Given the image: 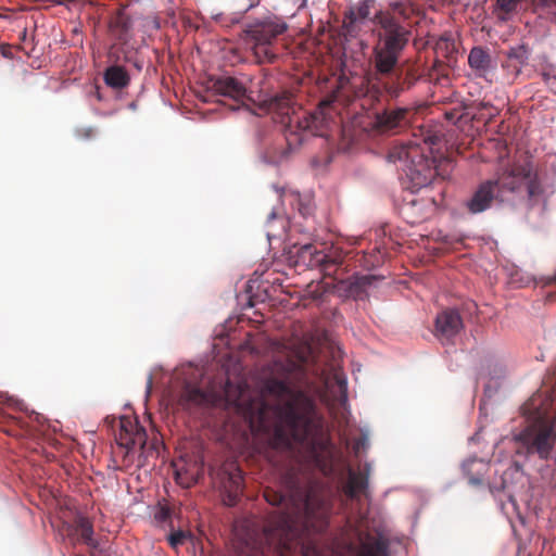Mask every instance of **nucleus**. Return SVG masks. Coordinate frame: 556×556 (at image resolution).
Wrapping results in <instances>:
<instances>
[{"mask_svg":"<svg viewBox=\"0 0 556 556\" xmlns=\"http://www.w3.org/2000/svg\"><path fill=\"white\" fill-rule=\"evenodd\" d=\"M277 217V214L275 212H271L269 215H268V223L273 219H275Z\"/></svg>","mask_w":556,"mask_h":556,"instance_id":"ea45409f","label":"nucleus"},{"mask_svg":"<svg viewBox=\"0 0 556 556\" xmlns=\"http://www.w3.org/2000/svg\"><path fill=\"white\" fill-rule=\"evenodd\" d=\"M519 2L520 0H496V16L502 21H506L516 11Z\"/></svg>","mask_w":556,"mask_h":556,"instance_id":"bb28decb","label":"nucleus"},{"mask_svg":"<svg viewBox=\"0 0 556 556\" xmlns=\"http://www.w3.org/2000/svg\"><path fill=\"white\" fill-rule=\"evenodd\" d=\"M498 200V194L491 179L478 185L471 197L465 202V207L470 214H480L489 210L493 202Z\"/></svg>","mask_w":556,"mask_h":556,"instance_id":"ddd939ff","label":"nucleus"},{"mask_svg":"<svg viewBox=\"0 0 556 556\" xmlns=\"http://www.w3.org/2000/svg\"><path fill=\"white\" fill-rule=\"evenodd\" d=\"M287 3H291L294 7L301 8L305 4L306 0H285Z\"/></svg>","mask_w":556,"mask_h":556,"instance_id":"f704fd0d","label":"nucleus"},{"mask_svg":"<svg viewBox=\"0 0 556 556\" xmlns=\"http://www.w3.org/2000/svg\"><path fill=\"white\" fill-rule=\"evenodd\" d=\"M109 29L111 36L122 45L127 43L131 39L132 20L126 13L125 8L118 9L112 16Z\"/></svg>","mask_w":556,"mask_h":556,"instance_id":"dca6fc26","label":"nucleus"},{"mask_svg":"<svg viewBox=\"0 0 556 556\" xmlns=\"http://www.w3.org/2000/svg\"><path fill=\"white\" fill-rule=\"evenodd\" d=\"M187 539V533L182 530L174 531L168 535V543L173 548H177L184 544Z\"/></svg>","mask_w":556,"mask_h":556,"instance_id":"c85d7f7f","label":"nucleus"},{"mask_svg":"<svg viewBox=\"0 0 556 556\" xmlns=\"http://www.w3.org/2000/svg\"><path fill=\"white\" fill-rule=\"evenodd\" d=\"M248 1H249L248 9H252V8H255L256 5H258L261 0H248Z\"/></svg>","mask_w":556,"mask_h":556,"instance_id":"c9c22d12","label":"nucleus"},{"mask_svg":"<svg viewBox=\"0 0 556 556\" xmlns=\"http://www.w3.org/2000/svg\"><path fill=\"white\" fill-rule=\"evenodd\" d=\"M211 476L222 492L224 503L235 506L243 492V476L238 464L227 460L217 470H211Z\"/></svg>","mask_w":556,"mask_h":556,"instance_id":"9d476101","label":"nucleus"},{"mask_svg":"<svg viewBox=\"0 0 556 556\" xmlns=\"http://www.w3.org/2000/svg\"><path fill=\"white\" fill-rule=\"evenodd\" d=\"M544 4L549 5L551 3L556 2V0H542Z\"/></svg>","mask_w":556,"mask_h":556,"instance_id":"a19ab883","label":"nucleus"},{"mask_svg":"<svg viewBox=\"0 0 556 556\" xmlns=\"http://www.w3.org/2000/svg\"><path fill=\"white\" fill-rule=\"evenodd\" d=\"M103 79L106 86L113 89H124L130 83L128 72L117 64H113L104 71Z\"/></svg>","mask_w":556,"mask_h":556,"instance_id":"5701e85b","label":"nucleus"},{"mask_svg":"<svg viewBox=\"0 0 556 556\" xmlns=\"http://www.w3.org/2000/svg\"><path fill=\"white\" fill-rule=\"evenodd\" d=\"M417 110L414 108H396L384 110L375 115L371 128L378 134L396 131L413 123Z\"/></svg>","mask_w":556,"mask_h":556,"instance_id":"9b49d317","label":"nucleus"},{"mask_svg":"<svg viewBox=\"0 0 556 556\" xmlns=\"http://www.w3.org/2000/svg\"><path fill=\"white\" fill-rule=\"evenodd\" d=\"M529 52L525 46H517L510 48L507 52V58L503 63V67L509 73L510 76L517 77L522 66L528 62Z\"/></svg>","mask_w":556,"mask_h":556,"instance_id":"412c9836","label":"nucleus"},{"mask_svg":"<svg viewBox=\"0 0 556 556\" xmlns=\"http://www.w3.org/2000/svg\"><path fill=\"white\" fill-rule=\"evenodd\" d=\"M182 401L189 404L202 405L208 401V395L202 389L186 384L182 391Z\"/></svg>","mask_w":556,"mask_h":556,"instance_id":"393cba45","label":"nucleus"},{"mask_svg":"<svg viewBox=\"0 0 556 556\" xmlns=\"http://www.w3.org/2000/svg\"><path fill=\"white\" fill-rule=\"evenodd\" d=\"M364 444H365L364 442L358 441V442L355 444V446H354L355 451H356V452H358V451H359V448L364 446Z\"/></svg>","mask_w":556,"mask_h":556,"instance_id":"58836bf2","label":"nucleus"},{"mask_svg":"<svg viewBox=\"0 0 556 556\" xmlns=\"http://www.w3.org/2000/svg\"><path fill=\"white\" fill-rule=\"evenodd\" d=\"M444 115H445V118H446L448 122H453V123H455V122L459 118V116H458V114H457V112H456V111L445 112V114H444Z\"/></svg>","mask_w":556,"mask_h":556,"instance_id":"2f4dec72","label":"nucleus"},{"mask_svg":"<svg viewBox=\"0 0 556 556\" xmlns=\"http://www.w3.org/2000/svg\"><path fill=\"white\" fill-rule=\"evenodd\" d=\"M514 441L518 455L527 458L538 456L541 460H548L556 445V431L551 422L538 418L517 433Z\"/></svg>","mask_w":556,"mask_h":556,"instance_id":"1a4fd4ad","label":"nucleus"},{"mask_svg":"<svg viewBox=\"0 0 556 556\" xmlns=\"http://www.w3.org/2000/svg\"><path fill=\"white\" fill-rule=\"evenodd\" d=\"M294 252L295 264L306 268H317L325 276L342 281L346 273L348 252L337 245H325L318 249L317 245L306 242L303 244L295 243Z\"/></svg>","mask_w":556,"mask_h":556,"instance_id":"0eeeda50","label":"nucleus"},{"mask_svg":"<svg viewBox=\"0 0 556 556\" xmlns=\"http://www.w3.org/2000/svg\"><path fill=\"white\" fill-rule=\"evenodd\" d=\"M377 279L374 275H356L353 276V281L351 282V289L364 290L366 287L370 286Z\"/></svg>","mask_w":556,"mask_h":556,"instance_id":"cd10ccee","label":"nucleus"},{"mask_svg":"<svg viewBox=\"0 0 556 556\" xmlns=\"http://www.w3.org/2000/svg\"><path fill=\"white\" fill-rule=\"evenodd\" d=\"M67 535L71 536L73 542H80L91 548L98 546L97 541L93 539L92 522L83 516H78L74 523L67 527Z\"/></svg>","mask_w":556,"mask_h":556,"instance_id":"f3484780","label":"nucleus"},{"mask_svg":"<svg viewBox=\"0 0 556 556\" xmlns=\"http://www.w3.org/2000/svg\"><path fill=\"white\" fill-rule=\"evenodd\" d=\"M7 432H8L9 434H14V435L16 434V433H14V432H13V430H8Z\"/></svg>","mask_w":556,"mask_h":556,"instance_id":"79ce46f5","label":"nucleus"},{"mask_svg":"<svg viewBox=\"0 0 556 556\" xmlns=\"http://www.w3.org/2000/svg\"><path fill=\"white\" fill-rule=\"evenodd\" d=\"M261 108L271 114L276 123L283 126L287 148L274 152L270 156L274 163L283 161L291 151L300 147L307 131L315 132L317 130L318 115L303 110L290 91H282L264 100Z\"/></svg>","mask_w":556,"mask_h":556,"instance_id":"20e7f679","label":"nucleus"},{"mask_svg":"<svg viewBox=\"0 0 556 556\" xmlns=\"http://www.w3.org/2000/svg\"><path fill=\"white\" fill-rule=\"evenodd\" d=\"M368 490V472H356L353 469H349L348 482L343 488L344 494L355 500L359 494L367 496Z\"/></svg>","mask_w":556,"mask_h":556,"instance_id":"aec40b11","label":"nucleus"},{"mask_svg":"<svg viewBox=\"0 0 556 556\" xmlns=\"http://www.w3.org/2000/svg\"><path fill=\"white\" fill-rule=\"evenodd\" d=\"M118 445L127 451L136 445L143 447L146 445L147 434L143 427L130 417H121L118 422V433L116 434Z\"/></svg>","mask_w":556,"mask_h":556,"instance_id":"f8f14e48","label":"nucleus"},{"mask_svg":"<svg viewBox=\"0 0 556 556\" xmlns=\"http://www.w3.org/2000/svg\"><path fill=\"white\" fill-rule=\"evenodd\" d=\"M134 65L136 66V68H137L138 71H141V68H142V63H141L140 61H138V60L134 61Z\"/></svg>","mask_w":556,"mask_h":556,"instance_id":"4c0bfd02","label":"nucleus"},{"mask_svg":"<svg viewBox=\"0 0 556 556\" xmlns=\"http://www.w3.org/2000/svg\"><path fill=\"white\" fill-rule=\"evenodd\" d=\"M362 258L364 261L363 266L367 268L375 267L380 263V260L376 255H370L369 258L364 255Z\"/></svg>","mask_w":556,"mask_h":556,"instance_id":"c756f323","label":"nucleus"},{"mask_svg":"<svg viewBox=\"0 0 556 556\" xmlns=\"http://www.w3.org/2000/svg\"><path fill=\"white\" fill-rule=\"evenodd\" d=\"M409 14L408 8L396 1L375 16L380 30L369 59L368 83L372 88L383 89L393 99L412 89L421 77L415 63L399 64L412 35L406 24Z\"/></svg>","mask_w":556,"mask_h":556,"instance_id":"7ed1b4c3","label":"nucleus"},{"mask_svg":"<svg viewBox=\"0 0 556 556\" xmlns=\"http://www.w3.org/2000/svg\"><path fill=\"white\" fill-rule=\"evenodd\" d=\"M543 80L551 85L553 81H556V72L555 71H547L542 73Z\"/></svg>","mask_w":556,"mask_h":556,"instance_id":"7c9ffc66","label":"nucleus"},{"mask_svg":"<svg viewBox=\"0 0 556 556\" xmlns=\"http://www.w3.org/2000/svg\"><path fill=\"white\" fill-rule=\"evenodd\" d=\"M286 486V494L269 488L264 491L267 503L283 509L270 514L262 533L247 534L242 556H320L307 538L327 529L331 500L317 483H302L294 476L287 477ZM355 556H388V546L377 539L362 541Z\"/></svg>","mask_w":556,"mask_h":556,"instance_id":"f257e3e1","label":"nucleus"},{"mask_svg":"<svg viewBox=\"0 0 556 556\" xmlns=\"http://www.w3.org/2000/svg\"><path fill=\"white\" fill-rule=\"evenodd\" d=\"M208 89L219 96L229 97L237 101L243 99L247 91L242 83L230 76L211 78Z\"/></svg>","mask_w":556,"mask_h":556,"instance_id":"2eb2a0df","label":"nucleus"},{"mask_svg":"<svg viewBox=\"0 0 556 556\" xmlns=\"http://www.w3.org/2000/svg\"><path fill=\"white\" fill-rule=\"evenodd\" d=\"M434 50L438 56L453 59L456 52V45L451 35H442L435 42Z\"/></svg>","mask_w":556,"mask_h":556,"instance_id":"b1692460","label":"nucleus"},{"mask_svg":"<svg viewBox=\"0 0 556 556\" xmlns=\"http://www.w3.org/2000/svg\"><path fill=\"white\" fill-rule=\"evenodd\" d=\"M337 381L341 389L346 387V381L344 379H341L339 376H337Z\"/></svg>","mask_w":556,"mask_h":556,"instance_id":"e433bc0d","label":"nucleus"},{"mask_svg":"<svg viewBox=\"0 0 556 556\" xmlns=\"http://www.w3.org/2000/svg\"><path fill=\"white\" fill-rule=\"evenodd\" d=\"M287 28L286 22L275 14H268L245 24L244 38L251 45L258 63H274L277 60L275 45Z\"/></svg>","mask_w":556,"mask_h":556,"instance_id":"423d86ee","label":"nucleus"},{"mask_svg":"<svg viewBox=\"0 0 556 556\" xmlns=\"http://www.w3.org/2000/svg\"><path fill=\"white\" fill-rule=\"evenodd\" d=\"M152 384H153V376H152V374H150L147 379V387H146L147 395H150V393L152 391Z\"/></svg>","mask_w":556,"mask_h":556,"instance_id":"72a5a7b5","label":"nucleus"},{"mask_svg":"<svg viewBox=\"0 0 556 556\" xmlns=\"http://www.w3.org/2000/svg\"><path fill=\"white\" fill-rule=\"evenodd\" d=\"M438 141L437 136L428 135L421 141L416 139L390 149L388 161L405 174L413 191L427 187L440 175L435 157L429 156Z\"/></svg>","mask_w":556,"mask_h":556,"instance_id":"39448f33","label":"nucleus"},{"mask_svg":"<svg viewBox=\"0 0 556 556\" xmlns=\"http://www.w3.org/2000/svg\"><path fill=\"white\" fill-rule=\"evenodd\" d=\"M480 105H481V108H488L486 103H481Z\"/></svg>","mask_w":556,"mask_h":556,"instance_id":"37998d69","label":"nucleus"},{"mask_svg":"<svg viewBox=\"0 0 556 556\" xmlns=\"http://www.w3.org/2000/svg\"><path fill=\"white\" fill-rule=\"evenodd\" d=\"M29 421H26L22 417H11V420L14 425H16L21 430H24L27 434H31L37 431L36 424H40L41 416L37 413H31L28 416Z\"/></svg>","mask_w":556,"mask_h":556,"instance_id":"a878e982","label":"nucleus"},{"mask_svg":"<svg viewBox=\"0 0 556 556\" xmlns=\"http://www.w3.org/2000/svg\"><path fill=\"white\" fill-rule=\"evenodd\" d=\"M463 328V320L455 309H445L435 318V336L441 340H450Z\"/></svg>","mask_w":556,"mask_h":556,"instance_id":"4468645a","label":"nucleus"},{"mask_svg":"<svg viewBox=\"0 0 556 556\" xmlns=\"http://www.w3.org/2000/svg\"><path fill=\"white\" fill-rule=\"evenodd\" d=\"M492 180L501 202L526 192L528 200L535 203L543 193L538 175L528 164L509 165Z\"/></svg>","mask_w":556,"mask_h":556,"instance_id":"6e6552de","label":"nucleus"},{"mask_svg":"<svg viewBox=\"0 0 556 556\" xmlns=\"http://www.w3.org/2000/svg\"><path fill=\"white\" fill-rule=\"evenodd\" d=\"M434 205L433 199H413L404 206V213L412 224H418L428 218L434 211Z\"/></svg>","mask_w":556,"mask_h":556,"instance_id":"6ab92c4d","label":"nucleus"},{"mask_svg":"<svg viewBox=\"0 0 556 556\" xmlns=\"http://www.w3.org/2000/svg\"><path fill=\"white\" fill-rule=\"evenodd\" d=\"M372 3L374 1L371 0H365L344 13L343 28L348 35L354 36L356 24L369 17Z\"/></svg>","mask_w":556,"mask_h":556,"instance_id":"a211bd4d","label":"nucleus"},{"mask_svg":"<svg viewBox=\"0 0 556 556\" xmlns=\"http://www.w3.org/2000/svg\"><path fill=\"white\" fill-rule=\"evenodd\" d=\"M79 134L80 136L85 137V138H90L94 135V129L89 127V128H85V129H80L79 130Z\"/></svg>","mask_w":556,"mask_h":556,"instance_id":"473e14b6","label":"nucleus"},{"mask_svg":"<svg viewBox=\"0 0 556 556\" xmlns=\"http://www.w3.org/2000/svg\"><path fill=\"white\" fill-rule=\"evenodd\" d=\"M238 406L244 407L252 426L256 424L260 430L273 431L276 446L299 445L324 475L332 473L334 446L315 401L305 392L293 390L285 380L269 378L260 397L248 403L241 397Z\"/></svg>","mask_w":556,"mask_h":556,"instance_id":"f03ea898","label":"nucleus"},{"mask_svg":"<svg viewBox=\"0 0 556 556\" xmlns=\"http://www.w3.org/2000/svg\"><path fill=\"white\" fill-rule=\"evenodd\" d=\"M491 55L482 47H475L468 55V64L478 76H485L491 68Z\"/></svg>","mask_w":556,"mask_h":556,"instance_id":"4be33fe9","label":"nucleus"}]
</instances>
